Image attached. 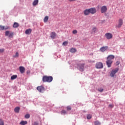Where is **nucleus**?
Returning a JSON list of instances; mask_svg holds the SVG:
<instances>
[{"label": "nucleus", "mask_w": 125, "mask_h": 125, "mask_svg": "<svg viewBox=\"0 0 125 125\" xmlns=\"http://www.w3.org/2000/svg\"><path fill=\"white\" fill-rule=\"evenodd\" d=\"M84 64L82 63L81 64H79L78 65V68L81 72H83V70H84Z\"/></svg>", "instance_id": "6e6552de"}, {"label": "nucleus", "mask_w": 125, "mask_h": 125, "mask_svg": "<svg viewBox=\"0 0 125 125\" xmlns=\"http://www.w3.org/2000/svg\"><path fill=\"white\" fill-rule=\"evenodd\" d=\"M108 48L109 47L107 46H103L100 49V50L102 51V52H104V51L108 50Z\"/></svg>", "instance_id": "f8f14e48"}, {"label": "nucleus", "mask_w": 125, "mask_h": 125, "mask_svg": "<svg viewBox=\"0 0 125 125\" xmlns=\"http://www.w3.org/2000/svg\"><path fill=\"white\" fill-rule=\"evenodd\" d=\"M0 125H4V122L2 119H0Z\"/></svg>", "instance_id": "bb28decb"}, {"label": "nucleus", "mask_w": 125, "mask_h": 125, "mask_svg": "<svg viewBox=\"0 0 125 125\" xmlns=\"http://www.w3.org/2000/svg\"><path fill=\"white\" fill-rule=\"evenodd\" d=\"M70 52H71V53H75V52L77 51V50L76 49V48H72L71 49H70Z\"/></svg>", "instance_id": "aec40b11"}, {"label": "nucleus", "mask_w": 125, "mask_h": 125, "mask_svg": "<svg viewBox=\"0 0 125 125\" xmlns=\"http://www.w3.org/2000/svg\"><path fill=\"white\" fill-rule=\"evenodd\" d=\"M13 57L14 58H16L17 57H19V53H18V52H16L15 55L13 56Z\"/></svg>", "instance_id": "393cba45"}, {"label": "nucleus", "mask_w": 125, "mask_h": 125, "mask_svg": "<svg viewBox=\"0 0 125 125\" xmlns=\"http://www.w3.org/2000/svg\"><path fill=\"white\" fill-rule=\"evenodd\" d=\"M37 89L39 92H43L44 91V87L42 86H38Z\"/></svg>", "instance_id": "1a4fd4ad"}, {"label": "nucleus", "mask_w": 125, "mask_h": 125, "mask_svg": "<svg viewBox=\"0 0 125 125\" xmlns=\"http://www.w3.org/2000/svg\"><path fill=\"white\" fill-rule=\"evenodd\" d=\"M47 21H48V16H46L45 17V18L44 19V23H46V22H47Z\"/></svg>", "instance_id": "b1692460"}, {"label": "nucleus", "mask_w": 125, "mask_h": 125, "mask_svg": "<svg viewBox=\"0 0 125 125\" xmlns=\"http://www.w3.org/2000/svg\"><path fill=\"white\" fill-rule=\"evenodd\" d=\"M104 37L107 40H111V39L113 38V34L110 33H107L104 35Z\"/></svg>", "instance_id": "423d86ee"}, {"label": "nucleus", "mask_w": 125, "mask_h": 125, "mask_svg": "<svg viewBox=\"0 0 125 125\" xmlns=\"http://www.w3.org/2000/svg\"><path fill=\"white\" fill-rule=\"evenodd\" d=\"M6 37H8L9 39H12L13 36H14V32H11L10 31H6L5 33Z\"/></svg>", "instance_id": "7ed1b4c3"}, {"label": "nucleus", "mask_w": 125, "mask_h": 125, "mask_svg": "<svg viewBox=\"0 0 125 125\" xmlns=\"http://www.w3.org/2000/svg\"><path fill=\"white\" fill-rule=\"evenodd\" d=\"M66 109L67 111H71V110H72V107L70 106H67Z\"/></svg>", "instance_id": "c85d7f7f"}, {"label": "nucleus", "mask_w": 125, "mask_h": 125, "mask_svg": "<svg viewBox=\"0 0 125 125\" xmlns=\"http://www.w3.org/2000/svg\"><path fill=\"white\" fill-rule=\"evenodd\" d=\"M55 37H56V33H55V32H52L51 33V39H55Z\"/></svg>", "instance_id": "f3484780"}, {"label": "nucleus", "mask_w": 125, "mask_h": 125, "mask_svg": "<svg viewBox=\"0 0 125 125\" xmlns=\"http://www.w3.org/2000/svg\"><path fill=\"white\" fill-rule=\"evenodd\" d=\"M27 124H28V122L27 121H21L20 123V125H27Z\"/></svg>", "instance_id": "5701e85b"}, {"label": "nucleus", "mask_w": 125, "mask_h": 125, "mask_svg": "<svg viewBox=\"0 0 125 125\" xmlns=\"http://www.w3.org/2000/svg\"><path fill=\"white\" fill-rule=\"evenodd\" d=\"M78 33V31L77 30H74L72 31V34H74V35L77 34Z\"/></svg>", "instance_id": "473e14b6"}, {"label": "nucleus", "mask_w": 125, "mask_h": 125, "mask_svg": "<svg viewBox=\"0 0 125 125\" xmlns=\"http://www.w3.org/2000/svg\"><path fill=\"white\" fill-rule=\"evenodd\" d=\"M91 118H92L91 115L88 114L87 115V120H90V119H91Z\"/></svg>", "instance_id": "cd10ccee"}, {"label": "nucleus", "mask_w": 125, "mask_h": 125, "mask_svg": "<svg viewBox=\"0 0 125 125\" xmlns=\"http://www.w3.org/2000/svg\"><path fill=\"white\" fill-rule=\"evenodd\" d=\"M96 68L97 69H102V68H103V63L101 62H97L96 64Z\"/></svg>", "instance_id": "0eeeda50"}, {"label": "nucleus", "mask_w": 125, "mask_h": 125, "mask_svg": "<svg viewBox=\"0 0 125 125\" xmlns=\"http://www.w3.org/2000/svg\"><path fill=\"white\" fill-rule=\"evenodd\" d=\"M118 71H119V68H116L115 69L112 70L110 74V77H114L115 75H116V74L118 73Z\"/></svg>", "instance_id": "39448f33"}, {"label": "nucleus", "mask_w": 125, "mask_h": 125, "mask_svg": "<svg viewBox=\"0 0 125 125\" xmlns=\"http://www.w3.org/2000/svg\"><path fill=\"white\" fill-rule=\"evenodd\" d=\"M13 27V28H18L19 27V24L17 22H14Z\"/></svg>", "instance_id": "6ab92c4d"}, {"label": "nucleus", "mask_w": 125, "mask_h": 125, "mask_svg": "<svg viewBox=\"0 0 125 125\" xmlns=\"http://www.w3.org/2000/svg\"><path fill=\"white\" fill-rule=\"evenodd\" d=\"M16 79H17V75H13L11 77V80H12V81H13V80H15Z\"/></svg>", "instance_id": "4be33fe9"}, {"label": "nucleus", "mask_w": 125, "mask_h": 125, "mask_svg": "<svg viewBox=\"0 0 125 125\" xmlns=\"http://www.w3.org/2000/svg\"><path fill=\"white\" fill-rule=\"evenodd\" d=\"M67 113V112H66L65 110H62V115H65V114H66Z\"/></svg>", "instance_id": "c9c22d12"}, {"label": "nucleus", "mask_w": 125, "mask_h": 125, "mask_svg": "<svg viewBox=\"0 0 125 125\" xmlns=\"http://www.w3.org/2000/svg\"><path fill=\"white\" fill-rule=\"evenodd\" d=\"M4 30V26L0 25V30Z\"/></svg>", "instance_id": "7c9ffc66"}, {"label": "nucleus", "mask_w": 125, "mask_h": 125, "mask_svg": "<svg viewBox=\"0 0 125 125\" xmlns=\"http://www.w3.org/2000/svg\"><path fill=\"white\" fill-rule=\"evenodd\" d=\"M14 111L15 113H19V111H20V107H16L14 109Z\"/></svg>", "instance_id": "a211bd4d"}, {"label": "nucleus", "mask_w": 125, "mask_h": 125, "mask_svg": "<svg viewBox=\"0 0 125 125\" xmlns=\"http://www.w3.org/2000/svg\"><path fill=\"white\" fill-rule=\"evenodd\" d=\"M53 78L52 76H44L42 77V82L43 83H51Z\"/></svg>", "instance_id": "f03ea898"}, {"label": "nucleus", "mask_w": 125, "mask_h": 125, "mask_svg": "<svg viewBox=\"0 0 125 125\" xmlns=\"http://www.w3.org/2000/svg\"><path fill=\"white\" fill-rule=\"evenodd\" d=\"M99 91H100V92H102V91H103V89L101 88H100L99 89H98Z\"/></svg>", "instance_id": "e433bc0d"}, {"label": "nucleus", "mask_w": 125, "mask_h": 125, "mask_svg": "<svg viewBox=\"0 0 125 125\" xmlns=\"http://www.w3.org/2000/svg\"><path fill=\"white\" fill-rule=\"evenodd\" d=\"M63 45H67L68 44V42L65 41L62 43Z\"/></svg>", "instance_id": "72a5a7b5"}, {"label": "nucleus", "mask_w": 125, "mask_h": 125, "mask_svg": "<svg viewBox=\"0 0 125 125\" xmlns=\"http://www.w3.org/2000/svg\"><path fill=\"white\" fill-rule=\"evenodd\" d=\"M3 52H4V49H0V53H3Z\"/></svg>", "instance_id": "f704fd0d"}, {"label": "nucleus", "mask_w": 125, "mask_h": 125, "mask_svg": "<svg viewBox=\"0 0 125 125\" xmlns=\"http://www.w3.org/2000/svg\"><path fill=\"white\" fill-rule=\"evenodd\" d=\"M109 108H113L114 107V105H113V104H109Z\"/></svg>", "instance_id": "4c0bfd02"}, {"label": "nucleus", "mask_w": 125, "mask_h": 125, "mask_svg": "<svg viewBox=\"0 0 125 125\" xmlns=\"http://www.w3.org/2000/svg\"><path fill=\"white\" fill-rule=\"evenodd\" d=\"M89 11L91 14H94V13H96V9L95 8H91L89 9Z\"/></svg>", "instance_id": "9d476101"}, {"label": "nucleus", "mask_w": 125, "mask_h": 125, "mask_svg": "<svg viewBox=\"0 0 125 125\" xmlns=\"http://www.w3.org/2000/svg\"><path fill=\"white\" fill-rule=\"evenodd\" d=\"M76 0H69V1H75Z\"/></svg>", "instance_id": "ea45409f"}, {"label": "nucleus", "mask_w": 125, "mask_h": 125, "mask_svg": "<svg viewBox=\"0 0 125 125\" xmlns=\"http://www.w3.org/2000/svg\"><path fill=\"white\" fill-rule=\"evenodd\" d=\"M96 31H97L96 27H94L92 28V32H91V34H95Z\"/></svg>", "instance_id": "412c9836"}, {"label": "nucleus", "mask_w": 125, "mask_h": 125, "mask_svg": "<svg viewBox=\"0 0 125 125\" xmlns=\"http://www.w3.org/2000/svg\"><path fill=\"white\" fill-rule=\"evenodd\" d=\"M107 11V6H103L101 7V13H105Z\"/></svg>", "instance_id": "9b49d317"}, {"label": "nucleus", "mask_w": 125, "mask_h": 125, "mask_svg": "<svg viewBox=\"0 0 125 125\" xmlns=\"http://www.w3.org/2000/svg\"><path fill=\"white\" fill-rule=\"evenodd\" d=\"M123 24H124V21H123V19H120L118 21V24L116 25V27L121 28Z\"/></svg>", "instance_id": "20e7f679"}, {"label": "nucleus", "mask_w": 125, "mask_h": 125, "mask_svg": "<svg viewBox=\"0 0 125 125\" xmlns=\"http://www.w3.org/2000/svg\"><path fill=\"white\" fill-rule=\"evenodd\" d=\"M9 29H10V26H6L5 27H4V30H9Z\"/></svg>", "instance_id": "2f4dec72"}, {"label": "nucleus", "mask_w": 125, "mask_h": 125, "mask_svg": "<svg viewBox=\"0 0 125 125\" xmlns=\"http://www.w3.org/2000/svg\"><path fill=\"white\" fill-rule=\"evenodd\" d=\"M32 33V29L29 28L25 30V33L26 35H30Z\"/></svg>", "instance_id": "4468645a"}, {"label": "nucleus", "mask_w": 125, "mask_h": 125, "mask_svg": "<svg viewBox=\"0 0 125 125\" xmlns=\"http://www.w3.org/2000/svg\"><path fill=\"white\" fill-rule=\"evenodd\" d=\"M90 13L89 12V9H85L84 11V15H89Z\"/></svg>", "instance_id": "2eb2a0df"}, {"label": "nucleus", "mask_w": 125, "mask_h": 125, "mask_svg": "<svg viewBox=\"0 0 125 125\" xmlns=\"http://www.w3.org/2000/svg\"><path fill=\"white\" fill-rule=\"evenodd\" d=\"M94 125H101V123H100V122L99 121H95Z\"/></svg>", "instance_id": "a878e982"}, {"label": "nucleus", "mask_w": 125, "mask_h": 125, "mask_svg": "<svg viewBox=\"0 0 125 125\" xmlns=\"http://www.w3.org/2000/svg\"><path fill=\"white\" fill-rule=\"evenodd\" d=\"M24 118H25V119H29L30 118V114H26L24 116Z\"/></svg>", "instance_id": "c756f323"}, {"label": "nucleus", "mask_w": 125, "mask_h": 125, "mask_svg": "<svg viewBox=\"0 0 125 125\" xmlns=\"http://www.w3.org/2000/svg\"><path fill=\"white\" fill-rule=\"evenodd\" d=\"M38 3H39V0H34L32 4L33 6H36V5H38Z\"/></svg>", "instance_id": "dca6fc26"}, {"label": "nucleus", "mask_w": 125, "mask_h": 125, "mask_svg": "<svg viewBox=\"0 0 125 125\" xmlns=\"http://www.w3.org/2000/svg\"><path fill=\"white\" fill-rule=\"evenodd\" d=\"M115 58V56L113 55H110L107 57V61L106 62V65L108 68H110L113 63V59Z\"/></svg>", "instance_id": "f257e3e1"}, {"label": "nucleus", "mask_w": 125, "mask_h": 125, "mask_svg": "<svg viewBox=\"0 0 125 125\" xmlns=\"http://www.w3.org/2000/svg\"><path fill=\"white\" fill-rule=\"evenodd\" d=\"M116 64H117V65H119L120 64V62L119 61H117L116 62Z\"/></svg>", "instance_id": "58836bf2"}, {"label": "nucleus", "mask_w": 125, "mask_h": 125, "mask_svg": "<svg viewBox=\"0 0 125 125\" xmlns=\"http://www.w3.org/2000/svg\"><path fill=\"white\" fill-rule=\"evenodd\" d=\"M20 72H21V74H23V73H25V67L23 66H20Z\"/></svg>", "instance_id": "ddd939ff"}]
</instances>
